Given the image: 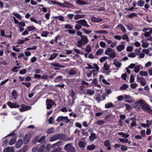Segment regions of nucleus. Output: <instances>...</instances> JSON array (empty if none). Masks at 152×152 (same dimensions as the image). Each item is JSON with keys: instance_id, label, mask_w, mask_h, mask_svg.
Segmentation results:
<instances>
[{"instance_id": "nucleus-25", "label": "nucleus", "mask_w": 152, "mask_h": 152, "mask_svg": "<svg viewBox=\"0 0 152 152\" xmlns=\"http://www.w3.org/2000/svg\"><path fill=\"white\" fill-rule=\"evenodd\" d=\"M14 151L13 147H8L4 149V152H14Z\"/></svg>"}, {"instance_id": "nucleus-17", "label": "nucleus", "mask_w": 152, "mask_h": 152, "mask_svg": "<svg viewBox=\"0 0 152 152\" xmlns=\"http://www.w3.org/2000/svg\"><path fill=\"white\" fill-rule=\"evenodd\" d=\"M124 48V45L123 44H121L118 45L116 47V49L118 52H121L123 50Z\"/></svg>"}, {"instance_id": "nucleus-24", "label": "nucleus", "mask_w": 152, "mask_h": 152, "mask_svg": "<svg viewBox=\"0 0 152 152\" xmlns=\"http://www.w3.org/2000/svg\"><path fill=\"white\" fill-rule=\"evenodd\" d=\"M86 16V15L84 14L82 15H76L74 16V19L77 20L80 18H83Z\"/></svg>"}, {"instance_id": "nucleus-4", "label": "nucleus", "mask_w": 152, "mask_h": 152, "mask_svg": "<svg viewBox=\"0 0 152 152\" xmlns=\"http://www.w3.org/2000/svg\"><path fill=\"white\" fill-rule=\"evenodd\" d=\"M88 39L86 37L84 36H82L81 39L78 41L77 43V46L79 48H81L82 45H85L87 43Z\"/></svg>"}, {"instance_id": "nucleus-13", "label": "nucleus", "mask_w": 152, "mask_h": 152, "mask_svg": "<svg viewBox=\"0 0 152 152\" xmlns=\"http://www.w3.org/2000/svg\"><path fill=\"white\" fill-rule=\"evenodd\" d=\"M104 145L107 148V150L109 151L111 149L110 143L109 140H106L104 142Z\"/></svg>"}, {"instance_id": "nucleus-31", "label": "nucleus", "mask_w": 152, "mask_h": 152, "mask_svg": "<svg viewBox=\"0 0 152 152\" xmlns=\"http://www.w3.org/2000/svg\"><path fill=\"white\" fill-rule=\"evenodd\" d=\"M130 120L133 121L131 123V126L132 127L135 126L136 125V120L134 119V118H131Z\"/></svg>"}, {"instance_id": "nucleus-8", "label": "nucleus", "mask_w": 152, "mask_h": 152, "mask_svg": "<svg viewBox=\"0 0 152 152\" xmlns=\"http://www.w3.org/2000/svg\"><path fill=\"white\" fill-rule=\"evenodd\" d=\"M76 23L81 24V26H84L88 27H89V25L88 24V23L85 20L82 19L77 21Z\"/></svg>"}, {"instance_id": "nucleus-48", "label": "nucleus", "mask_w": 152, "mask_h": 152, "mask_svg": "<svg viewBox=\"0 0 152 152\" xmlns=\"http://www.w3.org/2000/svg\"><path fill=\"white\" fill-rule=\"evenodd\" d=\"M128 87V86L127 84H124L120 88V89L121 90H124Z\"/></svg>"}, {"instance_id": "nucleus-19", "label": "nucleus", "mask_w": 152, "mask_h": 152, "mask_svg": "<svg viewBox=\"0 0 152 152\" xmlns=\"http://www.w3.org/2000/svg\"><path fill=\"white\" fill-rule=\"evenodd\" d=\"M30 140V135L27 134L25 135L24 138V143L26 144L28 143Z\"/></svg>"}, {"instance_id": "nucleus-58", "label": "nucleus", "mask_w": 152, "mask_h": 152, "mask_svg": "<svg viewBox=\"0 0 152 152\" xmlns=\"http://www.w3.org/2000/svg\"><path fill=\"white\" fill-rule=\"evenodd\" d=\"M86 50L87 52L89 53L91 50V48L90 46L87 45L86 46Z\"/></svg>"}, {"instance_id": "nucleus-11", "label": "nucleus", "mask_w": 152, "mask_h": 152, "mask_svg": "<svg viewBox=\"0 0 152 152\" xmlns=\"http://www.w3.org/2000/svg\"><path fill=\"white\" fill-rule=\"evenodd\" d=\"M67 152H75V148L70 144H67Z\"/></svg>"}, {"instance_id": "nucleus-22", "label": "nucleus", "mask_w": 152, "mask_h": 152, "mask_svg": "<svg viewBox=\"0 0 152 152\" xmlns=\"http://www.w3.org/2000/svg\"><path fill=\"white\" fill-rule=\"evenodd\" d=\"M12 98L15 99H16L17 98L18 95L16 91L13 90L12 91Z\"/></svg>"}, {"instance_id": "nucleus-6", "label": "nucleus", "mask_w": 152, "mask_h": 152, "mask_svg": "<svg viewBox=\"0 0 152 152\" xmlns=\"http://www.w3.org/2000/svg\"><path fill=\"white\" fill-rule=\"evenodd\" d=\"M47 105V108L49 109L52 107V106L54 104V102L52 100L47 99H46V102Z\"/></svg>"}, {"instance_id": "nucleus-14", "label": "nucleus", "mask_w": 152, "mask_h": 152, "mask_svg": "<svg viewBox=\"0 0 152 152\" xmlns=\"http://www.w3.org/2000/svg\"><path fill=\"white\" fill-rule=\"evenodd\" d=\"M137 81L139 82L142 86H145L146 85L145 80L142 77H137Z\"/></svg>"}, {"instance_id": "nucleus-47", "label": "nucleus", "mask_w": 152, "mask_h": 152, "mask_svg": "<svg viewBox=\"0 0 152 152\" xmlns=\"http://www.w3.org/2000/svg\"><path fill=\"white\" fill-rule=\"evenodd\" d=\"M77 3L79 5H85L87 4V2L80 0H78L77 1Z\"/></svg>"}, {"instance_id": "nucleus-9", "label": "nucleus", "mask_w": 152, "mask_h": 152, "mask_svg": "<svg viewBox=\"0 0 152 152\" xmlns=\"http://www.w3.org/2000/svg\"><path fill=\"white\" fill-rule=\"evenodd\" d=\"M21 107L19 108L20 111L21 112H23L27 110L31 109L30 106H26L24 104H22L21 105Z\"/></svg>"}, {"instance_id": "nucleus-51", "label": "nucleus", "mask_w": 152, "mask_h": 152, "mask_svg": "<svg viewBox=\"0 0 152 152\" xmlns=\"http://www.w3.org/2000/svg\"><path fill=\"white\" fill-rule=\"evenodd\" d=\"M152 65V63L150 61H148L145 64V68H147L148 67L151 66Z\"/></svg>"}, {"instance_id": "nucleus-53", "label": "nucleus", "mask_w": 152, "mask_h": 152, "mask_svg": "<svg viewBox=\"0 0 152 152\" xmlns=\"http://www.w3.org/2000/svg\"><path fill=\"white\" fill-rule=\"evenodd\" d=\"M127 29L129 31H131L133 29V26L131 24H129L127 25H126Z\"/></svg>"}, {"instance_id": "nucleus-2", "label": "nucleus", "mask_w": 152, "mask_h": 152, "mask_svg": "<svg viewBox=\"0 0 152 152\" xmlns=\"http://www.w3.org/2000/svg\"><path fill=\"white\" fill-rule=\"evenodd\" d=\"M104 53L112 59L114 58L116 56V53L112 49L110 48H107L105 51Z\"/></svg>"}, {"instance_id": "nucleus-35", "label": "nucleus", "mask_w": 152, "mask_h": 152, "mask_svg": "<svg viewBox=\"0 0 152 152\" xmlns=\"http://www.w3.org/2000/svg\"><path fill=\"white\" fill-rule=\"evenodd\" d=\"M139 74L142 76H147L148 75V73L145 71H141L139 72Z\"/></svg>"}, {"instance_id": "nucleus-62", "label": "nucleus", "mask_w": 152, "mask_h": 152, "mask_svg": "<svg viewBox=\"0 0 152 152\" xmlns=\"http://www.w3.org/2000/svg\"><path fill=\"white\" fill-rule=\"evenodd\" d=\"M82 31L87 34H88L91 32V31L89 30H87L84 28L82 29Z\"/></svg>"}, {"instance_id": "nucleus-52", "label": "nucleus", "mask_w": 152, "mask_h": 152, "mask_svg": "<svg viewBox=\"0 0 152 152\" xmlns=\"http://www.w3.org/2000/svg\"><path fill=\"white\" fill-rule=\"evenodd\" d=\"M103 69L106 71H108L109 70L110 66L107 65V63H105L104 64Z\"/></svg>"}, {"instance_id": "nucleus-20", "label": "nucleus", "mask_w": 152, "mask_h": 152, "mask_svg": "<svg viewBox=\"0 0 152 152\" xmlns=\"http://www.w3.org/2000/svg\"><path fill=\"white\" fill-rule=\"evenodd\" d=\"M115 106V105L111 102H107L105 104V107L106 108H109Z\"/></svg>"}, {"instance_id": "nucleus-50", "label": "nucleus", "mask_w": 152, "mask_h": 152, "mask_svg": "<svg viewBox=\"0 0 152 152\" xmlns=\"http://www.w3.org/2000/svg\"><path fill=\"white\" fill-rule=\"evenodd\" d=\"M82 26L81 24H80L77 23L76 24L75 26V28L77 30H79L82 28Z\"/></svg>"}, {"instance_id": "nucleus-42", "label": "nucleus", "mask_w": 152, "mask_h": 152, "mask_svg": "<svg viewBox=\"0 0 152 152\" xmlns=\"http://www.w3.org/2000/svg\"><path fill=\"white\" fill-rule=\"evenodd\" d=\"M49 32L45 31H42L41 34V36L43 37H47L48 36V34H49Z\"/></svg>"}, {"instance_id": "nucleus-16", "label": "nucleus", "mask_w": 152, "mask_h": 152, "mask_svg": "<svg viewBox=\"0 0 152 152\" xmlns=\"http://www.w3.org/2000/svg\"><path fill=\"white\" fill-rule=\"evenodd\" d=\"M23 144V141L22 139H20L18 140L16 143V146L17 148H19L21 147Z\"/></svg>"}, {"instance_id": "nucleus-36", "label": "nucleus", "mask_w": 152, "mask_h": 152, "mask_svg": "<svg viewBox=\"0 0 152 152\" xmlns=\"http://www.w3.org/2000/svg\"><path fill=\"white\" fill-rule=\"evenodd\" d=\"M141 65H138L135 66L134 69V71L136 73H138L140 69V67Z\"/></svg>"}, {"instance_id": "nucleus-39", "label": "nucleus", "mask_w": 152, "mask_h": 152, "mask_svg": "<svg viewBox=\"0 0 152 152\" xmlns=\"http://www.w3.org/2000/svg\"><path fill=\"white\" fill-rule=\"evenodd\" d=\"M103 53V50L102 49H99L97 50L96 54L98 55H100L102 54Z\"/></svg>"}, {"instance_id": "nucleus-38", "label": "nucleus", "mask_w": 152, "mask_h": 152, "mask_svg": "<svg viewBox=\"0 0 152 152\" xmlns=\"http://www.w3.org/2000/svg\"><path fill=\"white\" fill-rule=\"evenodd\" d=\"M27 29L29 32L36 30V28L33 26H28Z\"/></svg>"}, {"instance_id": "nucleus-12", "label": "nucleus", "mask_w": 152, "mask_h": 152, "mask_svg": "<svg viewBox=\"0 0 152 152\" xmlns=\"http://www.w3.org/2000/svg\"><path fill=\"white\" fill-rule=\"evenodd\" d=\"M116 28H118L119 30L120 29L121 31L123 33H125L126 31V29L125 27L121 24H118Z\"/></svg>"}, {"instance_id": "nucleus-26", "label": "nucleus", "mask_w": 152, "mask_h": 152, "mask_svg": "<svg viewBox=\"0 0 152 152\" xmlns=\"http://www.w3.org/2000/svg\"><path fill=\"white\" fill-rule=\"evenodd\" d=\"M97 138L96 134L94 133L91 134V135L89 136V139L90 140L93 141Z\"/></svg>"}, {"instance_id": "nucleus-56", "label": "nucleus", "mask_w": 152, "mask_h": 152, "mask_svg": "<svg viewBox=\"0 0 152 152\" xmlns=\"http://www.w3.org/2000/svg\"><path fill=\"white\" fill-rule=\"evenodd\" d=\"M13 14L16 16L17 18L20 20L22 18L21 16L19 14L17 13L13 12Z\"/></svg>"}, {"instance_id": "nucleus-10", "label": "nucleus", "mask_w": 152, "mask_h": 152, "mask_svg": "<svg viewBox=\"0 0 152 152\" xmlns=\"http://www.w3.org/2000/svg\"><path fill=\"white\" fill-rule=\"evenodd\" d=\"M113 61V64L117 68L115 71L117 72L118 70V69L120 68L122 64L116 59H114Z\"/></svg>"}, {"instance_id": "nucleus-45", "label": "nucleus", "mask_w": 152, "mask_h": 152, "mask_svg": "<svg viewBox=\"0 0 152 152\" xmlns=\"http://www.w3.org/2000/svg\"><path fill=\"white\" fill-rule=\"evenodd\" d=\"M16 139L15 138H13L9 142V144L10 145H12L14 144L16 142Z\"/></svg>"}, {"instance_id": "nucleus-61", "label": "nucleus", "mask_w": 152, "mask_h": 152, "mask_svg": "<svg viewBox=\"0 0 152 152\" xmlns=\"http://www.w3.org/2000/svg\"><path fill=\"white\" fill-rule=\"evenodd\" d=\"M146 122L147 124V127H149V126L151 125L152 124V120H151L150 121H149L148 120H146Z\"/></svg>"}, {"instance_id": "nucleus-33", "label": "nucleus", "mask_w": 152, "mask_h": 152, "mask_svg": "<svg viewBox=\"0 0 152 152\" xmlns=\"http://www.w3.org/2000/svg\"><path fill=\"white\" fill-rule=\"evenodd\" d=\"M58 55V53H54L53 54H51L50 57L48 59V60H52L55 58Z\"/></svg>"}, {"instance_id": "nucleus-63", "label": "nucleus", "mask_w": 152, "mask_h": 152, "mask_svg": "<svg viewBox=\"0 0 152 152\" xmlns=\"http://www.w3.org/2000/svg\"><path fill=\"white\" fill-rule=\"evenodd\" d=\"M22 83L24 85L28 88L31 85V83L29 82H22Z\"/></svg>"}, {"instance_id": "nucleus-64", "label": "nucleus", "mask_w": 152, "mask_h": 152, "mask_svg": "<svg viewBox=\"0 0 152 152\" xmlns=\"http://www.w3.org/2000/svg\"><path fill=\"white\" fill-rule=\"evenodd\" d=\"M117 42L116 41L115 42H112L111 44L110 45V46L111 48H114L117 45Z\"/></svg>"}, {"instance_id": "nucleus-15", "label": "nucleus", "mask_w": 152, "mask_h": 152, "mask_svg": "<svg viewBox=\"0 0 152 152\" xmlns=\"http://www.w3.org/2000/svg\"><path fill=\"white\" fill-rule=\"evenodd\" d=\"M56 121L58 122H64L66 121V116H59L56 119Z\"/></svg>"}, {"instance_id": "nucleus-27", "label": "nucleus", "mask_w": 152, "mask_h": 152, "mask_svg": "<svg viewBox=\"0 0 152 152\" xmlns=\"http://www.w3.org/2000/svg\"><path fill=\"white\" fill-rule=\"evenodd\" d=\"M118 134L119 135L121 136L122 137L125 138H128L129 136V134H126L124 132H119L118 133Z\"/></svg>"}, {"instance_id": "nucleus-60", "label": "nucleus", "mask_w": 152, "mask_h": 152, "mask_svg": "<svg viewBox=\"0 0 152 152\" xmlns=\"http://www.w3.org/2000/svg\"><path fill=\"white\" fill-rule=\"evenodd\" d=\"M108 57L106 56H104L102 57L100 59V61L101 62H102L108 59Z\"/></svg>"}, {"instance_id": "nucleus-57", "label": "nucleus", "mask_w": 152, "mask_h": 152, "mask_svg": "<svg viewBox=\"0 0 152 152\" xmlns=\"http://www.w3.org/2000/svg\"><path fill=\"white\" fill-rule=\"evenodd\" d=\"M61 142L60 141H58L56 143L53 144L52 145V147H54L56 146H59L61 145Z\"/></svg>"}, {"instance_id": "nucleus-28", "label": "nucleus", "mask_w": 152, "mask_h": 152, "mask_svg": "<svg viewBox=\"0 0 152 152\" xmlns=\"http://www.w3.org/2000/svg\"><path fill=\"white\" fill-rule=\"evenodd\" d=\"M121 37L122 39L126 40L127 42L129 41V38L127 34H124L121 36Z\"/></svg>"}, {"instance_id": "nucleus-55", "label": "nucleus", "mask_w": 152, "mask_h": 152, "mask_svg": "<svg viewBox=\"0 0 152 152\" xmlns=\"http://www.w3.org/2000/svg\"><path fill=\"white\" fill-rule=\"evenodd\" d=\"M119 140L120 142L123 143H126L128 139L126 138H119Z\"/></svg>"}, {"instance_id": "nucleus-7", "label": "nucleus", "mask_w": 152, "mask_h": 152, "mask_svg": "<svg viewBox=\"0 0 152 152\" xmlns=\"http://www.w3.org/2000/svg\"><path fill=\"white\" fill-rule=\"evenodd\" d=\"M124 101L128 103L134 102V100L129 95H124Z\"/></svg>"}, {"instance_id": "nucleus-32", "label": "nucleus", "mask_w": 152, "mask_h": 152, "mask_svg": "<svg viewBox=\"0 0 152 152\" xmlns=\"http://www.w3.org/2000/svg\"><path fill=\"white\" fill-rule=\"evenodd\" d=\"M78 145L80 147L84 148L86 146V143L84 142L81 141L79 143Z\"/></svg>"}, {"instance_id": "nucleus-49", "label": "nucleus", "mask_w": 152, "mask_h": 152, "mask_svg": "<svg viewBox=\"0 0 152 152\" xmlns=\"http://www.w3.org/2000/svg\"><path fill=\"white\" fill-rule=\"evenodd\" d=\"M102 76L101 75H100V78H99V79H100V80L101 81H102V82L104 84H106V85H109L110 84L108 83L107 81L104 79H102L101 80V78L102 77Z\"/></svg>"}, {"instance_id": "nucleus-21", "label": "nucleus", "mask_w": 152, "mask_h": 152, "mask_svg": "<svg viewBox=\"0 0 152 152\" xmlns=\"http://www.w3.org/2000/svg\"><path fill=\"white\" fill-rule=\"evenodd\" d=\"M91 20L94 22H99L102 20V19L99 18H97L95 17H93L91 18Z\"/></svg>"}, {"instance_id": "nucleus-34", "label": "nucleus", "mask_w": 152, "mask_h": 152, "mask_svg": "<svg viewBox=\"0 0 152 152\" xmlns=\"http://www.w3.org/2000/svg\"><path fill=\"white\" fill-rule=\"evenodd\" d=\"M50 65L52 66H55V67H64V66H60L59 64L57 63L56 62L54 63H51L50 64Z\"/></svg>"}, {"instance_id": "nucleus-46", "label": "nucleus", "mask_w": 152, "mask_h": 152, "mask_svg": "<svg viewBox=\"0 0 152 152\" xmlns=\"http://www.w3.org/2000/svg\"><path fill=\"white\" fill-rule=\"evenodd\" d=\"M137 14L136 13H132L128 15L129 18H132L134 17H137Z\"/></svg>"}, {"instance_id": "nucleus-5", "label": "nucleus", "mask_w": 152, "mask_h": 152, "mask_svg": "<svg viewBox=\"0 0 152 152\" xmlns=\"http://www.w3.org/2000/svg\"><path fill=\"white\" fill-rule=\"evenodd\" d=\"M7 104L9 107L11 108H18L20 107V105L17 102H8L7 103Z\"/></svg>"}, {"instance_id": "nucleus-18", "label": "nucleus", "mask_w": 152, "mask_h": 152, "mask_svg": "<svg viewBox=\"0 0 152 152\" xmlns=\"http://www.w3.org/2000/svg\"><path fill=\"white\" fill-rule=\"evenodd\" d=\"M30 20L32 22H34L35 23L39 24L40 26L41 25L42 23L41 20H37L35 18L32 17L30 18Z\"/></svg>"}, {"instance_id": "nucleus-37", "label": "nucleus", "mask_w": 152, "mask_h": 152, "mask_svg": "<svg viewBox=\"0 0 152 152\" xmlns=\"http://www.w3.org/2000/svg\"><path fill=\"white\" fill-rule=\"evenodd\" d=\"M95 147L96 146L92 144L91 145L88 146L87 148L89 150H91L95 149Z\"/></svg>"}, {"instance_id": "nucleus-59", "label": "nucleus", "mask_w": 152, "mask_h": 152, "mask_svg": "<svg viewBox=\"0 0 152 152\" xmlns=\"http://www.w3.org/2000/svg\"><path fill=\"white\" fill-rule=\"evenodd\" d=\"M121 149L122 151H125L127 150V148L124 145H121Z\"/></svg>"}, {"instance_id": "nucleus-23", "label": "nucleus", "mask_w": 152, "mask_h": 152, "mask_svg": "<svg viewBox=\"0 0 152 152\" xmlns=\"http://www.w3.org/2000/svg\"><path fill=\"white\" fill-rule=\"evenodd\" d=\"M143 110L146 111L150 114L152 115V110L151 109L150 106L148 105V104L146 106V108H145Z\"/></svg>"}, {"instance_id": "nucleus-41", "label": "nucleus", "mask_w": 152, "mask_h": 152, "mask_svg": "<svg viewBox=\"0 0 152 152\" xmlns=\"http://www.w3.org/2000/svg\"><path fill=\"white\" fill-rule=\"evenodd\" d=\"M65 3H61L60 2H58V1H55L54 5H58L61 6L62 7H65L66 6Z\"/></svg>"}, {"instance_id": "nucleus-3", "label": "nucleus", "mask_w": 152, "mask_h": 152, "mask_svg": "<svg viewBox=\"0 0 152 152\" xmlns=\"http://www.w3.org/2000/svg\"><path fill=\"white\" fill-rule=\"evenodd\" d=\"M66 137V136L62 133L56 134L53 135L50 139L51 142L55 141L58 139L63 140Z\"/></svg>"}, {"instance_id": "nucleus-29", "label": "nucleus", "mask_w": 152, "mask_h": 152, "mask_svg": "<svg viewBox=\"0 0 152 152\" xmlns=\"http://www.w3.org/2000/svg\"><path fill=\"white\" fill-rule=\"evenodd\" d=\"M94 32L95 33H101L104 34H107L108 32L107 31L104 30H100L99 31H94Z\"/></svg>"}, {"instance_id": "nucleus-1", "label": "nucleus", "mask_w": 152, "mask_h": 152, "mask_svg": "<svg viewBox=\"0 0 152 152\" xmlns=\"http://www.w3.org/2000/svg\"><path fill=\"white\" fill-rule=\"evenodd\" d=\"M147 105L145 101L141 99L135 102L134 103L135 107H138V108H141L143 110L146 108Z\"/></svg>"}, {"instance_id": "nucleus-54", "label": "nucleus", "mask_w": 152, "mask_h": 152, "mask_svg": "<svg viewBox=\"0 0 152 152\" xmlns=\"http://www.w3.org/2000/svg\"><path fill=\"white\" fill-rule=\"evenodd\" d=\"M76 74L75 70L73 69H71L69 72V74L70 75H73Z\"/></svg>"}, {"instance_id": "nucleus-44", "label": "nucleus", "mask_w": 152, "mask_h": 152, "mask_svg": "<svg viewBox=\"0 0 152 152\" xmlns=\"http://www.w3.org/2000/svg\"><path fill=\"white\" fill-rule=\"evenodd\" d=\"M144 4V1L142 0L138 1L137 2L138 5L140 7H143Z\"/></svg>"}, {"instance_id": "nucleus-40", "label": "nucleus", "mask_w": 152, "mask_h": 152, "mask_svg": "<svg viewBox=\"0 0 152 152\" xmlns=\"http://www.w3.org/2000/svg\"><path fill=\"white\" fill-rule=\"evenodd\" d=\"M45 146L44 145H41L37 150V152H42L44 150Z\"/></svg>"}, {"instance_id": "nucleus-30", "label": "nucleus", "mask_w": 152, "mask_h": 152, "mask_svg": "<svg viewBox=\"0 0 152 152\" xmlns=\"http://www.w3.org/2000/svg\"><path fill=\"white\" fill-rule=\"evenodd\" d=\"M86 94H88L90 95H92L94 94L95 92L94 90L91 89H88L86 90Z\"/></svg>"}, {"instance_id": "nucleus-43", "label": "nucleus", "mask_w": 152, "mask_h": 152, "mask_svg": "<svg viewBox=\"0 0 152 152\" xmlns=\"http://www.w3.org/2000/svg\"><path fill=\"white\" fill-rule=\"evenodd\" d=\"M55 131V129L53 127H51L50 129H48L47 131L48 134H51L53 133Z\"/></svg>"}]
</instances>
